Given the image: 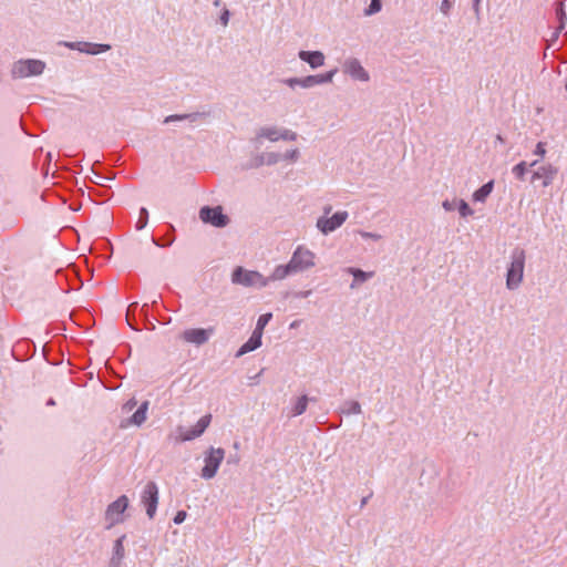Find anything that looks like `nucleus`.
Segmentation results:
<instances>
[{
  "label": "nucleus",
  "mask_w": 567,
  "mask_h": 567,
  "mask_svg": "<svg viewBox=\"0 0 567 567\" xmlns=\"http://www.w3.org/2000/svg\"><path fill=\"white\" fill-rule=\"evenodd\" d=\"M317 254L303 244L298 245L287 264L277 265L272 269V278L282 281L290 276L309 272L316 268Z\"/></svg>",
  "instance_id": "1"
},
{
  "label": "nucleus",
  "mask_w": 567,
  "mask_h": 567,
  "mask_svg": "<svg viewBox=\"0 0 567 567\" xmlns=\"http://www.w3.org/2000/svg\"><path fill=\"white\" fill-rule=\"evenodd\" d=\"M526 251L520 247L512 249L506 266L505 286L509 291L520 288L525 278Z\"/></svg>",
  "instance_id": "2"
},
{
  "label": "nucleus",
  "mask_w": 567,
  "mask_h": 567,
  "mask_svg": "<svg viewBox=\"0 0 567 567\" xmlns=\"http://www.w3.org/2000/svg\"><path fill=\"white\" fill-rule=\"evenodd\" d=\"M349 218V212L344 209L332 212V206L327 204L322 207V215L316 220V229L322 236H329L341 228Z\"/></svg>",
  "instance_id": "3"
},
{
  "label": "nucleus",
  "mask_w": 567,
  "mask_h": 567,
  "mask_svg": "<svg viewBox=\"0 0 567 567\" xmlns=\"http://www.w3.org/2000/svg\"><path fill=\"white\" fill-rule=\"evenodd\" d=\"M279 281L272 278V272L269 276H264L257 270H248L243 267H237L231 275V282L247 288L262 289L271 282Z\"/></svg>",
  "instance_id": "4"
},
{
  "label": "nucleus",
  "mask_w": 567,
  "mask_h": 567,
  "mask_svg": "<svg viewBox=\"0 0 567 567\" xmlns=\"http://www.w3.org/2000/svg\"><path fill=\"white\" fill-rule=\"evenodd\" d=\"M47 63L40 59H19L14 61L10 69V75L13 80L40 76L43 74Z\"/></svg>",
  "instance_id": "5"
},
{
  "label": "nucleus",
  "mask_w": 567,
  "mask_h": 567,
  "mask_svg": "<svg viewBox=\"0 0 567 567\" xmlns=\"http://www.w3.org/2000/svg\"><path fill=\"white\" fill-rule=\"evenodd\" d=\"M225 458V450L221 447H208L204 453V466L200 471V477L209 481L214 478Z\"/></svg>",
  "instance_id": "6"
},
{
  "label": "nucleus",
  "mask_w": 567,
  "mask_h": 567,
  "mask_svg": "<svg viewBox=\"0 0 567 567\" xmlns=\"http://www.w3.org/2000/svg\"><path fill=\"white\" fill-rule=\"evenodd\" d=\"M297 132L287 127H279L276 125L262 126L256 133V141L258 142H262L265 140L271 143H276L278 141L295 142L297 141Z\"/></svg>",
  "instance_id": "7"
},
{
  "label": "nucleus",
  "mask_w": 567,
  "mask_h": 567,
  "mask_svg": "<svg viewBox=\"0 0 567 567\" xmlns=\"http://www.w3.org/2000/svg\"><path fill=\"white\" fill-rule=\"evenodd\" d=\"M128 507V498L126 495L118 496L115 501L110 503L105 509L104 518L107 523V528H111L125 520L124 513Z\"/></svg>",
  "instance_id": "8"
},
{
  "label": "nucleus",
  "mask_w": 567,
  "mask_h": 567,
  "mask_svg": "<svg viewBox=\"0 0 567 567\" xmlns=\"http://www.w3.org/2000/svg\"><path fill=\"white\" fill-rule=\"evenodd\" d=\"M342 72L352 81L367 83L370 81L369 71L362 65L358 58L349 56L342 63Z\"/></svg>",
  "instance_id": "9"
},
{
  "label": "nucleus",
  "mask_w": 567,
  "mask_h": 567,
  "mask_svg": "<svg viewBox=\"0 0 567 567\" xmlns=\"http://www.w3.org/2000/svg\"><path fill=\"white\" fill-rule=\"evenodd\" d=\"M210 422H212V415L206 414V415L202 416L196 422V424L190 429L178 426L176 440L178 442H189V441H193V440L202 436L205 433V431L207 430V427L209 426Z\"/></svg>",
  "instance_id": "10"
},
{
  "label": "nucleus",
  "mask_w": 567,
  "mask_h": 567,
  "mask_svg": "<svg viewBox=\"0 0 567 567\" xmlns=\"http://www.w3.org/2000/svg\"><path fill=\"white\" fill-rule=\"evenodd\" d=\"M199 218L204 224L221 228L228 225L229 218L224 214L221 206H204L199 209Z\"/></svg>",
  "instance_id": "11"
},
{
  "label": "nucleus",
  "mask_w": 567,
  "mask_h": 567,
  "mask_svg": "<svg viewBox=\"0 0 567 567\" xmlns=\"http://www.w3.org/2000/svg\"><path fill=\"white\" fill-rule=\"evenodd\" d=\"M158 487L155 482H148L141 493V503L145 506L148 518L156 514L158 505Z\"/></svg>",
  "instance_id": "12"
},
{
  "label": "nucleus",
  "mask_w": 567,
  "mask_h": 567,
  "mask_svg": "<svg viewBox=\"0 0 567 567\" xmlns=\"http://www.w3.org/2000/svg\"><path fill=\"white\" fill-rule=\"evenodd\" d=\"M215 333L214 327L208 328H189L183 331L181 338L184 342L200 347L209 341Z\"/></svg>",
  "instance_id": "13"
},
{
  "label": "nucleus",
  "mask_w": 567,
  "mask_h": 567,
  "mask_svg": "<svg viewBox=\"0 0 567 567\" xmlns=\"http://www.w3.org/2000/svg\"><path fill=\"white\" fill-rule=\"evenodd\" d=\"M558 174V167L550 163L543 164L538 166L533 175L532 182L542 181L543 187H548L553 184L554 179Z\"/></svg>",
  "instance_id": "14"
},
{
  "label": "nucleus",
  "mask_w": 567,
  "mask_h": 567,
  "mask_svg": "<svg viewBox=\"0 0 567 567\" xmlns=\"http://www.w3.org/2000/svg\"><path fill=\"white\" fill-rule=\"evenodd\" d=\"M338 70L332 69L324 73L312 74L301 78L300 87L301 89H311L317 85H322L327 83H331Z\"/></svg>",
  "instance_id": "15"
},
{
  "label": "nucleus",
  "mask_w": 567,
  "mask_h": 567,
  "mask_svg": "<svg viewBox=\"0 0 567 567\" xmlns=\"http://www.w3.org/2000/svg\"><path fill=\"white\" fill-rule=\"evenodd\" d=\"M298 58L307 63L311 69H319L324 65L326 63V55L323 52L316 50V51H306L300 50L298 52Z\"/></svg>",
  "instance_id": "16"
},
{
  "label": "nucleus",
  "mask_w": 567,
  "mask_h": 567,
  "mask_svg": "<svg viewBox=\"0 0 567 567\" xmlns=\"http://www.w3.org/2000/svg\"><path fill=\"white\" fill-rule=\"evenodd\" d=\"M111 50L110 44L105 43H92L86 41H76V51L91 55H97Z\"/></svg>",
  "instance_id": "17"
},
{
  "label": "nucleus",
  "mask_w": 567,
  "mask_h": 567,
  "mask_svg": "<svg viewBox=\"0 0 567 567\" xmlns=\"http://www.w3.org/2000/svg\"><path fill=\"white\" fill-rule=\"evenodd\" d=\"M262 336L252 331L249 339L238 349L236 357L239 358L248 352L255 351L261 346Z\"/></svg>",
  "instance_id": "18"
},
{
  "label": "nucleus",
  "mask_w": 567,
  "mask_h": 567,
  "mask_svg": "<svg viewBox=\"0 0 567 567\" xmlns=\"http://www.w3.org/2000/svg\"><path fill=\"white\" fill-rule=\"evenodd\" d=\"M347 272L353 276V281L350 285L351 289L357 288L359 285L365 282L374 276L373 271H363L354 267H349Z\"/></svg>",
  "instance_id": "19"
},
{
  "label": "nucleus",
  "mask_w": 567,
  "mask_h": 567,
  "mask_svg": "<svg viewBox=\"0 0 567 567\" xmlns=\"http://www.w3.org/2000/svg\"><path fill=\"white\" fill-rule=\"evenodd\" d=\"M125 539H126V536L122 535L117 539L114 540L113 548H112V556L110 558V561L123 564V560L125 557V548H124Z\"/></svg>",
  "instance_id": "20"
},
{
  "label": "nucleus",
  "mask_w": 567,
  "mask_h": 567,
  "mask_svg": "<svg viewBox=\"0 0 567 567\" xmlns=\"http://www.w3.org/2000/svg\"><path fill=\"white\" fill-rule=\"evenodd\" d=\"M494 189V181H489L472 194L474 203L484 204Z\"/></svg>",
  "instance_id": "21"
},
{
  "label": "nucleus",
  "mask_w": 567,
  "mask_h": 567,
  "mask_svg": "<svg viewBox=\"0 0 567 567\" xmlns=\"http://www.w3.org/2000/svg\"><path fill=\"white\" fill-rule=\"evenodd\" d=\"M280 161H281V154H279L277 152H268V153H264V154L257 156L255 165L257 167L262 166V165L272 166V165L278 164Z\"/></svg>",
  "instance_id": "22"
},
{
  "label": "nucleus",
  "mask_w": 567,
  "mask_h": 567,
  "mask_svg": "<svg viewBox=\"0 0 567 567\" xmlns=\"http://www.w3.org/2000/svg\"><path fill=\"white\" fill-rule=\"evenodd\" d=\"M148 402H143L130 419V424L141 426L146 421Z\"/></svg>",
  "instance_id": "23"
},
{
  "label": "nucleus",
  "mask_w": 567,
  "mask_h": 567,
  "mask_svg": "<svg viewBox=\"0 0 567 567\" xmlns=\"http://www.w3.org/2000/svg\"><path fill=\"white\" fill-rule=\"evenodd\" d=\"M308 401H309V399L307 395L299 396L290 409V415L299 416V415L303 414L307 410Z\"/></svg>",
  "instance_id": "24"
},
{
  "label": "nucleus",
  "mask_w": 567,
  "mask_h": 567,
  "mask_svg": "<svg viewBox=\"0 0 567 567\" xmlns=\"http://www.w3.org/2000/svg\"><path fill=\"white\" fill-rule=\"evenodd\" d=\"M200 116H202V114H199V113L174 114V115L166 116L164 118V123L167 124V123L176 122V121H188L192 124V123H195Z\"/></svg>",
  "instance_id": "25"
},
{
  "label": "nucleus",
  "mask_w": 567,
  "mask_h": 567,
  "mask_svg": "<svg viewBox=\"0 0 567 567\" xmlns=\"http://www.w3.org/2000/svg\"><path fill=\"white\" fill-rule=\"evenodd\" d=\"M342 413L351 415V414H360L362 412L361 404L358 401L349 400L346 401L341 409Z\"/></svg>",
  "instance_id": "26"
},
{
  "label": "nucleus",
  "mask_w": 567,
  "mask_h": 567,
  "mask_svg": "<svg viewBox=\"0 0 567 567\" xmlns=\"http://www.w3.org/2000/svg\"><path fill=\"white\" fill-rule=\"evenodd\" d=\"M301 157V153L299 148L293 147L287 150L284 154H281V161L288 162L290 164L297 163Z\"/></svg>",
  "instance_id": "27"
},
{
  "label": "nucleus",
  "mask_w": 567,
  "mask_h": 567,
  "mask_svg": "<svg viewBox=\"0 0 567 567\" xmlns=\"http://www.w3.org/2000/svg\"><path fill=\"white\" fill-rule=\"evenodd\" d=\"M271 318H272V313L271 312H267V313L261 315L258 318V320H257V323H256V327L254 329V332L262 336L264 334V329L269 323Z\"/></svg>",
  "instance_id": "28"
},
{
  "label": "nucleus",
  "mask_w": 567,
  "mask_h": 567,
  "mask_svg": "<svg viewBox=\"0 0 567 567\" xmlns=\"http://www.w3.org/2000/svg\"><path fill=\"white\" fill-rule=\"evenodd\" d=\"M457 210L460 216L463 218H467L474 215V210L464 199H457Z\"/></svg>",
  "instance_id": "29"
},
{
  "label": "nucleus",
  "mask_w": 567,
  "mask_h": 567,
  "mask_svg": "<svg viewBox=\"0 0 567 567\" xmlns=\"http://www.w3.org/2000/svg\"><path fill=\"white\" fill-rule=\"evenodd\" d=\"M527 163L522 161L512 168V173L516 178L523 181L527 173Z\"/></svg>",
  "instance_id": "30"
},
{
  "label": "nucleus",
  "mask_w": 567,
  "mask_h": 567,
  "mask_svg": "<svg viewBox=\"0 0 567 567\" xmlns=\"http://www.w3.org/2000/svg\"><path fill=\"white\" fill-rule=\"evenodd\" d=\"M382 9L381 0H371L370 6L364 10L365 16H373L380 12Z\"/></svg>",
  "instance_id": "31"
},
{
  "label": "nucleus",
  "mask_w": 567,
  "mask_h": 567,
  "mask_svg": "<svg viewBox=\"0 0 567 567\" xmlns=\"http://www.w3.org/2000/svg\"><path fill=\"white\" fill-rule=\"evenodd\" d=\"M148 220V212L146 208H141L140 218L136 223V229L142 230L146 227Z\"/></svg>",
  "instance_id": "32"
},
{
  "label": "nucleus",
  "mask_w": 567,
  "mask_h": 567,
  "mask_svg": "<svg viewBox=\"0 0 567 567\" xmlns=\"http://www.w3.org/2000/svg\"><path fill=\"white\" fill-rule=\"evenodd\" d=\"M454 2H455V0H442L441 3H440V12L444 17H449L451 10L454 7Z\"/></svg>",
  "instance_id": "33"
},
{
  "label": "nucleus",
  "mask_w": 567,
  "mask_h": 567,
  "mask_svg": "<svg viewBox=\"0 0 567 567\" xmlns=\"http://www.w3.org/2000/svg\"><path fill=\"white\" fill-rule=\"evenodd\" d=\"M281 83L284 85L288 86L289 89L295 90L296 87H300L301 78H297V76L286 78L281 81Z\"/></svg>",
  "instance_id": "34"
},
{
  "label": "nucleus",
  "mask_w": 567,
  "mask_h": 567,
  "mask_svg": "<svg viewBox=\"0 0 567 567\" xmlns=\"http://www.w3.org/2000/svg\"><path fill=\"white\" fill-rule=\"evenodd\" d=\"M358 234L360 235L361 238L363 239H371L373 241H379L382 239V235L378 234V233H372V231H365V230H359Z\"/></svg>",
  "instance_id": "35"
},
{
  "label": "nucleus",
  "mask_w": 567,
  "mask_h": 567,
  "mask_svg": "<svg viewBox=\"0 0 567 567\" xmlns=\"http://www.w3.org/2000/svg\"><path fill=\"white\" fill-rule=\"evenodd\" d=\"M534 155H536L539 159L544 158L546 153H547V150H546V144L544 142H538L535 146V150H534Z\"/></svg>",
  "instance_id": "36"
},
{
  "label": "nucleus",
  "mask_w": 567,
  "mask_h": 567,
  "mask_svg": "<svg viewBox=\"0 0 567 567\" xmlns=\"http://www.w3.org/2000/svg\"><path fill=\"white\" fill-rule=\"evenodd\" d=\"M442 207L445 212H452L457 208V199H453V200L445 199L442 203Z\"/></svg>",
  "instance_id": "37"
},
{
  "label": "nucleus",
  "mask_w": 567,
  "mask_h": 567,
  "mask_svg": "<svg viewBox=\"0 0 567 567\" xmlns=\"http://www.w3.org/2000/svg\"><path fill=\"white\" fill-rule=\"evenodd\" d=\"M187 513L185 511H178L176 515L174 516V523L176 525L182 524L186 519Z\"/></svg>",
  "instance_id": "38"
},
{
  "label": "nucleus",
  "mask_w": 567,
  "mask_h": 567,
  "mask_svg": "<svg viewBox=\"0 0 567 567\" xmlns=\"http://www.w3.org/2000/svg\"><path fill=\"white\" fill-rule=\"evenodd\" d=\"M229 18H230V12L228 9H224L221 14H220V22L224 27H226L229 22Z\"/></svg>",
  "instance_id": "39"
},
{
  "label": "nucleus",
  "mask_w": 567,
  "mask_h": 567,
  "mask_svg": "<svg viewBox=\"0 0 567 567\" xmlns=\"http://www.w3.org/2000/svg\"><path fill=\"white\" fill-rule=\"evenodd\" d=\"M59 44L76 51V42L61 41Z\"/></svg>",
  "instance_id": "40"
},
{
  "label": "nucleus",
  "mask_w": 567,
  "mask_h": 567,
  "mask_svg": "<svg viewBox=\"0 0 567 567\" xmlns=\"http://www.w3.org/2000/svg\"><path fill=\"white\" fill-rule=\"evenodd\" d=\"M311 293H312L311 290H303V291L297 292L296 297L305 299V298H308Z\"/></svg>",
  "instance_id": "41"
},
{
  "label": "nucleus",
  "mask_w": 567,
  "mask_h": 567,
  "mask_svg": "<svg viewBox=\"0 0 567 567\" xmlns=\"http://www.w3.org/2000/svg\"><path fill=\"white\" fill-rule=\"evenodd\" d=\"M136 405V401L134 399L127 401L124 405V409L131 411Z\"/></svg>",
  "instance_id": "42"
},
{
  "label": "nucleus",
  "mask_w": 567,
  "mask_h": 567,
  "mask_svg": "<svg viewBox=\"0 0 567 567\" xmlns=\"http://www.w3.org/2000/svg\"><path fill=\"white\" fill-rule=\"evenodd\" d=\"M299 324H300V321H299V320H295V321H292V322L289 324V328H290V329H295V328L299 327Z\"/></svg>",
  "instance_id": "43"
},
{
  "label": "nucleus",
  "mask_w": 567,
  "mask_h": 567,
  "mask_svg": "<svg viewBox=\"0 0 567 567\" xmlns=\"http://www.w3.org/2000/svg\"><path fill=\"white\" fill-rule=\"evenodd\" d=\"M481 0H473V7L476 11H478Z\"/></svg>",
  "instance_id": "44"
},
{
  "label": "nucleus",
  "mask_w": 567,
  "mask_h": 567,
  "mask_svg": "<svg viewBox=\"0 0 567 567\" xmlns=\"http://www.w3.org/2000/svg\"><path fill=\"white\" fill-rule=\"evenodd\" d=\"M109 567H122V564L114 563V561H109Z\"/></svg>",
  "instance_id": "45"
},
{
  "label": "nucleus",
  "mask_w": 567,
  "mask_h": 567,
  "mask_svg": "<svg viewBox=\"0 0 567 567\" xmlns=\"http://www.w3.org/2000/svg\"><path fill=\"white\" fill-rule=\"evenodd\" d=\"M496 142L499 143V144H503L505 141H504L503 136L501 134H498L496 136Z\"/></svg>",
  "instance_id": "46"
},
{
  "label": "nucleus",
  "mask_w": 567,
  "mask_h": 567,
  "mask_svg": "<svg viewBox=\"0 0 567 567\" xmlns=\"http://www.w3.org/2000/svg\"><path fill=\"white\" fill-rule=\"evenodd\" d=\"M47 405L53 406V405H55V401L53 399H49L47 402Z\"/></svg>",
  "instance_id": "47"
},
{
  "label": "nucleus",
  "mask_w": 567,
  "mask_h": 567,
  "mask_svg": "<svg viewBox=\"0 0 567 567\" xmlns=\"http://www.w3.org/2000/svg\"><path fill=\"white\" fill-rule=\"evenodd\" d=\"M537 163H538V159H535L534 162H532V163L529 164V167H534V166H536V165H537Z\"/></svg>",
  "instance_id": "48"
},
{
  "label": "nucleus",
  "mask_w": 567,
  "mask_h": 567,
  "mask_svg": "<svg viewBox=\"0 0 567 567\" xmlns=\"http://www.w3.org/2000/svg\"><path fill=\"white\" fill-rule=\"evenodd\" d=\"M219 3H220V0H216L214 4L219 6Z\"/></svg>",
  "instance_id": "49"
},
{
  "label": "nucleus",
  "mask_w": 567,
  "mask_h": 567,
  "mask_svg": "<svg viewBox=\"0 0 567 567\" xmlns=\"http://www.w3.org/2000/svg\"><path fill=\"white\" fill-rule=\"evenodd\" d=\"M560 17L564 18L565 17V12L561 10V13H560Z\"/></svg>",
  "instance_id": "50"
}]
</instances>
